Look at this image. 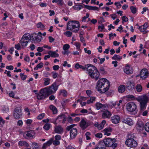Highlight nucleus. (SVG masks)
Segmentation results:
<instances>
[{"label":"nucleus","instance_id":"f257e3e1","mask_svg":"<svg viewBox=\"0 0 149 149\" xmlns=\"http://www.w3.org/2000/svg\"><path fill=\"white\" fill-rule=\"evenodd\" d=\"M110 87V82L106 79L102 78L97 82L96 88L101 93H104L108 91Z\"/></svg>","mask_w":149,"mask_h":149},{"label":"nucleus","instance_id":"f03ea898","mask_svg":"<svg viewBox=\"0 0 149 149\" xmlns=\"http://www.w3.org/2000/svg\"><path fill=\"white\" fill-rule=\"evenodd\" d=\"M80 26V24L79 21L76 20L70 21L67 23L66 29L76 33L79 30Z\"/></svg>","mask_w":149,"mask_h":149},{"label":"nucleus","instance_id":"7ed1b4c3","mask_svg":"<svg viewBox=\"0 0 149 149\" xmlns=\"http://www.w3.org/2000/svg\"><path fill=\"white\" fill-rule=\"evenodd\" d=\"M87 71L89 75L91 78L95 79L96 81L99 78L100 73L97 68L94 66L90 64Z\"/></svg>","mask_w":149,"mask_h":149},{"label":"nucleus","instance_id":"20e7f679","mask_svg":"<svg viewBox=\"0 0 149 149\" xmlns=\"http://www.w3.org/2000/svg\"><path fill=\"white\" fill-rule=\"evenodd\" d=\"M58 85L56 84V83L55 82L49 87H46L43 88L44 91H43L45 92L49 96L55 93L58 89Z\"/></svg>","mask_w":149,"mask_h":149},{"label":"nucleus","instance_id":"39448f33","mask_svg":"<svg viewBox=\"0 0 149 149\" xmlns=\"http://www.w3.org/2000/svg\"><path fill=\"white\" fill-rule=\"evenodd\" d=\"M126 107L128 111L134 114L137 112L138 109H137L136 105L134 102H130L128 103L126 105Z\"/></svg>","mask_w":149,"mask_h":149},{"label":"nucleus","instance_id":"423d86ee","mask_svg":"<svg viewBox=\"0 0 149 149\" xmlns=\"http://www.w3.org/2000/svg\"><path fill=\"white\" fill-rule=\"evenodd\" d=\"M75 125V124L70 125L67 126L66 130L68 131H70V136L72 139H74L77 136V129L73 128Z\"/></svg>","mask_w":149,"mask_h":149},{"label":"nucleus","instance_id":"0eeeda50","mask_svg":"<svg viewBox=\"0 0 149 149\" xmlns=\"http://www.w3.org/2000/svg\"><path fill=\"white\" fill-rule=\"evenodd\" d=\"M125 144L130 147L134 148L137 146V143L134 139H128L125 141Z\"/></svg>","mask_w":149,"mask_h":149},{"label":"nucleus","instance_id":"6e6552de","mask_svg":"<svg viewBox=\"0 0 149 149\" xmlns=\"http://www.w3.org/2000/svg\"><path fill=\"white\" fill-rule=\"evenodd\" d=\"M22 110L20 107H17L14 109L13 116L15 118L18 119L22 116Z\"/></svg>","mask_w":149,"mask_h":149},{"label":"nucleus","instance_id":"1a4fd4ad","mask_svg":"<svg viewBox=\"0 0 149 149\" xmlns=\"http://www.w3.org/2000/svg\"><path fill=\"white\" fill-rule=\"evenodd\" d=\"M116 141L115 139H111L108 138L104 139L103 142L105 146L107 147H111L113 143Z\"/></svg>","mask_w":149,"mask_h":149},{"label":"nucleus","instance_id":"9d476101","mask_svg":"<svg viewBox=\"0 0 149 149\" xmlns=\"http://www.w3.org/2000/svg\"><path fill=\"white\" fill-rule=\"evenodd\" d=\"M44 89L40 90V93L37 95L38 99V100H42L45 98L48 95L45 92L43 91Z\"/></svg>","mask_w":149,"mask_h":149},{"label":"nucleus","instance_id":"9b49d317","mask_svg":"<svg viewBox=\"0 0 149 149\" xmlns=\"http://www.w3.org/2000/svg\"><path fill=\"white\" fill-rule=\"evenodd\" d=\"M140 74L141 78L144 79L148 76V73L147 69H143L141 71Z\"/></svg>","mask_w":149,"mask_h":149},{"label":"nucleus","instance_id":"f8f14e48","mask_svg":"<svg viewBox=\"0 0 149 149\" xmlns=\"http://www.w3.org/2000/svg\"><path fill=\"white\" fill-rule=\"evenodd\" d=\"M126 88L129 90H131L134 88V83L133 82L128 81L126 83Z\"/></svg>","mask_w":149,"mask_h":149},{"label":"nucleus","instance_id":"ddd939ff","mask_svg":"<svg viewBox=\"0 0 149 149\" xmlns=\"http://www.w3.org/2000/svg\"><path fill=\"white\" fill-rule=\"evenodd\" d=\"M111 115V113L108 110H106L103 111L102 114V117L103 118H109Z\"/></svg>","mask_w":149,"mask_h":149},{"label":"nucleus","instance_id":"4468645a","mask_svg":"<svg viewBox=\"0 0 149 149\" xmlns=\"http://www.w3.org/2000/svg\"><path fill=\"white\" fill-rule=\"evenodd\" d=\"M54 132L57 133L61 134L63 132V128L60 125L56 126L54 127Z\"/></svg>","mask_w":149,"mask_h":149},{"label":"nucleus","instance_id":"2eb2a0df","mask_svg":"<svg viewBox=\"0 0 149 149\" xmlns=\"http://www.w3.org/2000/svg\"><path fill=\"white\" fill-rule=\"evenodd\" d=\"M136 100L139 102H140V103L141 102H144L145 101H148V97L146 96L145 95H143L142 96H139L136 98Z\"/></svg>","mask_w":149,"mask_h":149},{"label":"nucleus","instance_id":"dca6fc26","mask_svg":"<svg viewBox=\"0 0 149 149\" xmlns=\"http://www.w3.org/2000/svg\"><path fill=\"white\" fill-rule=\"evenodd\" d=\"M35 35L33 38V36H32V40L33 41L36 40L38 42H40L41 41L42 36L41 35H38L36 33H35L33 35Z\"/></svg>","mask_w":149,"mask_h":149},{"label":"nucleus","instance_id":"f3484780","mask_svg":"<svg viewBox=\"0 0 149 149\" xmlns=\"http://www.w3.org/2000/svg\"><path fill=\"white\" fill-rule=\"evenodd\" d=\"M120 120L119 116L117 115H115L111 118V120L112 123L115 124H117L119 123Z\"/></svg>","mask_w":149,"mask_h":149},{"label":"nucleus","instance_id":"a211bd4d","mask_svg":"<svg viewBox=\"0 0 149 149\" xmlns=\"http://www.w3.org/2000/svg\"><path fill=\"white\" fill-rule=\"evenodd\" d=\"M24 134H26V136L29 138H33L35 135V133L33 130L28 131Z\"/></svg>","mask_w":149,"mask_h":149},{"label":"nucleus","instance_id":"6ab92c4d","mask_svg":"<svg viewBox=\"0 0 149 149\" xmlns=\"http://www.w3.org/2000/svg\"><path fill=\"white\" fill-rule=\"evenodd\" d=\"M18 146H24L25 147H28L29 145V144L26 141H20L18 143Z\"/></svg>","mask_w":149,"mask_h":149},{"label":"nucleus","instance_id":"aec40b11","mask_svg":"<svg viewBox=\"0 0 149 149\" xmlns=\"http://www.w3.org/2000/svg\"><path fill=\"white\" fill-rule=\"evenodd\" d=\"M122 122L130 125H131L133 124L132 120L130 118H127L125 119H123Z\"/></svg>","mask_w":149,"mask_h":149},{"label":"nucleus","instance_id":"412c9836","mask_svg":"<svg viewBox=\"0 0 149 149\" xmlns=\"http://www.w3.org/2000/svg\"><path fill=\"white\" fill-rule=\"evenodd\" d=\"M80 127L83 130H84L87 128L86 122L84 119H82L80 122Z\"/></svg>","mask_w":149,"mask_h":149},{"label":"nucleus","instance_id":"4be33fe9","mask_svg":"<svg viewBox=\"0 0 149 149\" xmlns=\"http://www.w3.org/2000/svg\"><path fill=\"white\" fill-rule=\"evenodd\" d=\"M22 39H23L25 40L30 41L31 40H32V36H31L29 34H25L22 36Z\"/></svg>","mask_w":149,"mask_h":149},{"label":"nucleus","instance_id":"5701e85b","mask_svg":"<svg viewBox=\"0 0 149 149\" xmlns=\"http://www.w3.org/2000/svg\"><path fill=\"white\" fill-rule=\"evenodd\" d=\"M144 127V125L142 122H138L136 125V128L139 130V131H141L143 129Z\"/></svg>","mask_w":149,"mask_h":149},{"label":"nucleus","instance_id":"b1692460","mask_svg":"<svg viewBox=\"0 0 149 149\" xmlns=\"http://www.w3.org/2000/svg\"><path fill=\"white\" fill-rule=\"evenodd\" d=\"M148 101H145L140 103V110L143 111L146 108V104Z\"/></svg>","mask_w":149,"mask_h":149},{"label":"nucleus","instance_id":"393cba45","mask_svg":"<svg viewBox=\"0 0 149 149\" xmlns=\"http://www.w3.org/2000/svg\"><path fill=\"white\" fill-rule=\"evenodd\" d=\"M29 42L28 41L25 40L24 39L21 38L19 42L20 43L22 46L23 48H24L26 46L27 43Z\"/></svg>","mask_w":149,"mask_h":149},{"label":"nucleus","instance_id":"a878e982","mask_svg":"<svg viewBox=\"0 0 149 149\" xmlns=\"http://www.w3.org/2000/svg\"><path fill=\"white\" fill-rule=\"evenodd\" d=\"M48 54L50 55L52 57H57L59 56V55L58 54L56 53L55 52L50 51L48 52Z\"/></svg>","mask_w":149,"mask_h":149},{"label":"nucleus","instance_id":"bb28decb","mask_svg":"<svg viewBox=\"0 0 149 149\" xmlns=\"http://www.w3.org/2000/svg\"><path fill=\"white\" fill-rule=\"evenodd\" d=\"M84 6L85 8L89 10H97V11L99 10L98 8L96 7L86 5H84Z\"/></svg>","mask_w":149,"mask_h":149},{"label":"nucleus","instance_id":"cd10ccee","mask_svg":"<svg viewBox=\"0 0 149 149\" xmlns=\"http://www.w3.org/2000/svg\"><path fill=\"white\" fill-rule=\"evenodd\" d=\"M125 87L124 85H121L118 87V91L119 93H123L125 91Z\"/></svg>","mask_w":149,"mask_h":149},{"label":"nucleus","instance_id":"c85d7f7f","mask_svg":"<svg viewBox=\"0 0 149 149\" xmlns=\"http://www.w3.org/2000/svg\"><path fill=\"white\" fill-rule=\"evenodd\" d=\"M50 109L52 111L54 114H56L57 112V109L56 107L53 105H51L49 106Z\"/></svg>","mask_w":149,"mask_h":149},{"label":"nucleus","instance_id":"c756f323","mask_svg":"<svg viewBox=\"0 0 149 149\" xmlns=\"http://www.w3.org/2000/svg\"><path fill=\"white\" fill-rule=\"evenodd\" d=\"M96 109L97 110H99L100 108H105L106 107L104 105H103L100 103H97L96 104Z\"/></svg>","mask_w":149,"mask_h":149},{"label":"nucleus","instance_id":"7c9ffc66","mask_svg":"<svg viewBox=\"0 0 149 149\" xmlns=\"http://www.w3.org/2000/svg\"><path fill=\"white\" fill-rule=\"evenodd\" d=\"M44 81L43 84L45 86H47L50 84V79L49 78H44L43 79Z\"/></svg>","mask_w":149,"mask_h":149},{"label":"nucleus","instance_id":"2f4dec72","mask_svg":"<svg viewBox=\"0 0 149 149\" xmlns=\"http://www.w3.org/2000/svg\"><path fill=\"white\" fill-rule=\"evenodd\" d=\"M112 58L113 60H118L122 59V57L118 55L115 54Z\"/></svg>","mask_w":149,"mask_h":149},{"label":"nucleus","instance_id":"473e14b6","mask_svg":"<svg viewBox=\"0 0 149 149\" xmlns=\"http://www.w3.org/2000/svg\"><path fill=\"white\" fill-rule=\"evenodd\" d=\"M72 7L75 10H79L83 8V6L81 5H76Z\"/></svg>","mask_w":149,"mask_h":149},{"label":"nucleus","instance_id":"72a5a7b5","mask_svg":"<svg viewBox=\"0 0 149 149\" xmlns=\"http://www.w3.org/2000/svg\"><path fill=\"white\" fill-rule=\"evenodd\" d=\"M124 72L127 74H132L133 73V71L131 70L128 67L124 69Z\"/></svg>","mask_w":149,"mask_h":149},{"label":"nucleus","instance_id":"f704fd0d","mask_svg":"<svg viewBox=\"0 0 149 149\" xmlns=\"http://www.w3.org/2000/svg\"><path fill=\"white\" fill-rule=\"evenodd\" d=\"M146 27L142 26L139 27V29L141 32H143V34H145L146 33V32L145 31L146 30Z\"/></svg>","mask_w":149,"mask_h":149},{"label":"nucleus","instance_id":"c9c22d12","mask_svg":"<svg viewBox=\"0 0 149 149\" xmlns=\"http://www.w3.org/2000/svg\"><path fill=\"white\" fill-rule=\"evenodd\" d=\"M43 64L42 62H40V63L38 64L34 68V70H37L38 68H41L43 66Z\"/></svg>","mask_w":149,"mask_h":149},{"label":"nucleus","instance_id":"e433bc0d","mask_svg":"<svg viewBox=\"0 0 149 149\" xmlns=\"http://www.w3.org/2000/svg\"><path fill=\"white\" fill-rule=\"evenodd\" d=\"M136 88L138 92H140L142 91V88L141 85L139 84L136 86Z\"/></svg>","mask_w":149,"mask_h":149},{"label":"nucleus","instance_id":"4c0bfd02","mask_svg":"<svg viewBox=\"0 0 149 149\" xmlns=\"http://www.w3.org/2000/svg\"><path fill=\"white\" fill-rule=\"evenodd\" d=\"M32 149L34 148V149H38L39 146V145L37 143L35 142H32Z\"/></svg>","mask_w":149,"mask_h":149},{"label":"nucleus","instance_id":"58836bf2","mask_svg":"<svg viewBox=\"0 0 149 149\" xmlns=\"http://www.w3.org/2000/svg\"><path fill=\"white\" fill-rule=\"evenodd\" d=\"M37 27L38 28H40L41 30H43L45 28V26L42 24L41 22H39L37 24Z\"/></svg>","mask_w":149,"mask_h":149},{"label":"nucleus","instance_id":"ea45409f","mask_svg":"<svg viewBox=\"0 0 149 149\" xmlns=\"http://www.w3.org/2000/svg\"><path fill=\"white\" fill-rule=\"evenodd\" d=\"M90 65V64H88L86 65L85 67L80 65L79 68L82 69L83 70H87V71L88 68H89V66Z\"/></svg>","mask_w":149,"mask_h":149},{"label":"nucleus","instance_id":"a19ab883","mask_svg":"<svg viewBox=\"0 0 149 149\" xmlns=\"http://www.w3.org/2000/svg\"><path fill=\"white\" fill-rule=\"evenodd\" d=\"M112 129L111 127H108L105 129L104 130V135H106L107 133L109 132H111Z\"/></svg>","mask_w":149,"mask_h":149},{"label":"nucleus","instance_id":"79ce46f5","mask_svg":"<svg viewBox=\"0 0 149 149\" xmlns=\"http://www.w3.org/2000/svg\"><path fill=\"white\" fill-rule=\"evenodd\" d=\"M50 127V124L49 123H46L43 127V128L46 130H48Z\"/></svg>","mask_w":149,"mask_h":149},{"label":"nucleus","instance_id":"37998d69","mask_svg":"<svg viewBox=\"0 0 149 149\" xmlns=\"http://www.w3.org/2000/svg\"><path fill=\"white\" fill-rule=\"evenodd\" d=\"M131 12L133 14L135 13L137 11L136 8L133 6H131L130 8Z\"/></svg>","mask_w":149,"mask_h":149},{"label":"nucleus","instance_id":"c03bdc74","mask_svg":"<svg viewBox=\"0 0 149 149\" xmlns=\"http://www.w3.org/2000/svg\"><path fill=\"white\" fill-rule=\"evenodd\" d=\"M95 97H91L90 100H88L87 101V103L88 104H89L90 103H92L93 102L95 101Z\"/></svg>","mask_w":149,"mask_h":149},{"label":"nucleus","instance_id":"a18cd8bd","mask_svg":"<svg viewBox=\"0 0 149 149\" xmlns=\"http://www.w3.org/2000/svg\"><path fill=\"white\" fill-rule=\"evenodd\" d=\"M100 71L102 74H106L107 72L105 70L104 68L103 67H100Z\"/></svg>","mask_w":149,"mask_h":149},{"label":"nucleus","instance_id":"49530a36","mask_svg":"<svg viewBox=\"0 0 149 149\" xmlns=\"http://www.w3.org/2000/svg\"><path fill=\"white\" fill-rule=\"evenodd\" d=\"M70 46L68 44H65L63 45V49L64 50H68L70 48Z\"/></svg>","mask_w":149,"mask_h":149},{"label":"nucleus","instance_id":"de8ad7c7","mask_svg":"<svg viewBox=\"0 0 149 149\" xmlns=\"http://www.w3.org/2000/svg\"><path fill=\"white\" fill-rule=\"evenodd\" d=\"M72 34V32L70 31H67L64 33V34L68 37H70Z\"/></svg>","mask_w":149,"mask_h":149},{"label":"nucleus","instance_id":"09e8293b","mask_svg":"<svg viewBox=\"0 0 149 149\" xmlns=\"http://www.w3.org/2000/svg\"><path fill=\"white\" fill-rule=\"evenodd\" d=\"M74 45L76 47L77 49L78 50H80V43L78 42H75L74 43Z\"/></svg>","mask_w":149,"mask_h":149},{"label":"nucleus","instance_id":"8fccbe9b","mask_svg":"<svg viewBox=\"0 0 149 149\" xmlns=\"http://www.w3.org/2000/svg\"><path fill=\"white\" fill-rule=\"evenodd\" d=\"M53 139L51 138L48 141L45 143L48 146H50L53 141Z\"/></svg>","mask_w":149,"mask_h":149},{"label":"nucleus","instance_id":"3c124183","mask_svg":"<svg viewBox=\"0 0 149 149\" xmlns=\"http://www.w3.org/2000/svg\"><path fill=\"white\" fill-rule=\"evenodd\" d=\"M145 129L147 132H149V123H147L145 125Z\"/></svg>","mask_w":149,"mask_h":149},{"label":"nucleus","instance_id":"603ef678","mask_svg":"<svg viewBox=\"0 0 149 149\" xmlns=\"http://www.w3.org/2000/svg\"><path fill=\"white\" fill-rule=\"evenodd\" d=\"M53 144L55 146H58L60 144V141H59L56 140H53L52 142Z\"/></svg>","mask_w":149,"mask_h":149},{"label":"nucleus","instance_id":"864d4df0","mask_svg":"<svg viewBox=\"0 0 149 149\" xmlns=\"http://www.w3.org/2000/svg\"><path fill=\"white\" fill-rule=\"evenodd\" d=\"M20 75L21 78L22 80H25L27 77V76L24 75V74L20 73Z\"/></svg>","mask_w":149,"mask_h":149},{"label":"nucleus","instance_id":"5fc2aeb1","mask_svg":"<svg viewBox=\"0 0 149 149\" xmlns=\"http://www.w3.org/2000/svg\"><path fill=\"white\" fill-rule=\"evenodd\" d=\"M45 114L44 113H42L40 114L37 117V118L38 119H42L44 116Z\"/></svg>","mask_w":149,"mask_h":149},{"label":"nucleus","instance_id":"6e6d98bb","mask_svg":"<svg viewBox=\"0 0 149 149\" xmlns=\"http://www.w3.org/2000/svg\"><path fill=\"white\" fill-rule=\"evenodd\" d=\"M15 47L18 50H20L21 49V45L19 43H18L17 45H15Z\"/></svg>","mask_w":149,"mask_h":149},{"label":"nucleus","instance_id":"4d7b16f0","mask_svg":"<svg viewBox=\"0 0 149 149\" xmlns=\"http://www.w3.org/2000/svg\"><path fill=\"white\" fill-rule=\"evenodd\" d=\"M61 92L62 94L63 95L64 97L66 96L67 95V92L65 90H61Z\"/></svg>","mask_w":149,"mask_h":149},{"label":"nucleus","instance_id":"13d9d810","mask_svg":"<svg viewBox=\"0 0 149 149\" xmlns=\"http://www.w3.org/2000/svg\"><path fill=\"white\" fill-rule=\"evenodd\" d=\"M95 136L97 138H101L102 137V135L101 133H99L96 134Z\"/></svg>","mask_w":149,"mask_h":149},{"label":"nucleus","instance_id":"bf43d9fd","mask_svg":"<svg viewBox=\"0 0 149 149\" xmlns=\"http://www.w3.org/2000/svg\"><path fill=\"white\" fill-rule=\"evenodd\" d=\"M64 114H62L59 116H58V117L56 118V120L58 119H60V120L61 119H63V117H64Z\"/></svg>","mask_w":149,"mask_h":149},{"label":"nucleus","instance_id":"052dcab7","mask_svg":"<svg viewBox=\"0 0 149 149\" xmlns=\"http://www.w3.org/2000/svg\"><path fill=\"white\" fill-rule=\"evenodd\" d=\"M122 19L123 22H127L128 21V19L126 16H124L122 17Z\"/></svg>","mask_w":149,"mask_h":149},{"label":"nucleus","instance_id":"680f3d73","mask_svg":"<svg viewBox=\"0 0 149 149\" xmlns=\"http://www.w3.org/2000/svg\"><path fill=\"white\" fill-rule=\"evenodd\" d=\"M70 52L68 50H64V51H62V53L64 55L66 54L68 55Z\"/></svg>","mask_w":149,"mask_h":149},{"label":"nucleus","instance_id":"e2e57ef3","mask_svg":"<svg viewBox=\"0 0 149 149\" xmlns=\"http://www.w3.org/2000/svg\"><path fill=\"white\" fill-rule=\"evenodd\" d=\"M61 136L59 135H57L55 136V139L59 141L61 139Z\"/></svg>","mask_w":149,"mask_h":149},{"label":"nucleus","instance_id":"0e129e2a","mask_svg":"<svg viewBox=\"0 0 149 149\" xmlns=\"http://www.w3.org/2000/svg\"><path fill=\"white\" fill-rule=\"evenodd\" d=\"M23 124V122L22 120H19L17 121V125L19 126H22Z\"/></svg>","mask_w":149,"mask_h":149},{"label":"nucleus","instance_id":"69168bd1","mask_svg":"<svg viewBox=\"0 0 149 149\" xmlns=\"http://www.w3.org/2000/svg\"><path fill=\"white\" fill-rule=\"evenodd\" d=\"M52 74H53L52 75L53 78L54 79L56 78L57 77V76L58 75V74L57 73H54L53 72H52Z\"/></svg>","mask_w":149,"mask_h":149},{"label":"nucleus","instance_id":"338daca9","mask_svg":"<svg viewBox=\"0 0 149 149\" xmlns=\"http://www.w3.org/2000/svg\"><path fill=\"white\" fill-rule=\"evenodd\" d=\"M56 3H57L58 5H62L63 4V2L62 0H56Z\"/></svg>","mask_w":149,"mask_h":149},{"label":"nucleus","instance_id":"774afa93","mask_svg":"<svg viewBox=\"0 0 149 149\" xmlns=\"http://www.w3.org/2000/svg\"><path fill=\"white\" fill-rule=\"evenodd\" d=\"M54 70H58L60 68L59 66L58 65H55L53 66Z\"/></svg>","mask_w":149,"mask_h":149}]
</instances>
